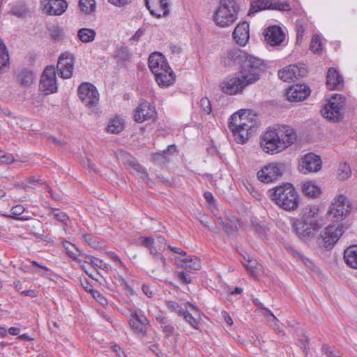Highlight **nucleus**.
<instances>
[{"instance_id":"1","label":"nucleus","mask_w":357,"mask_h":357,"mask_svg":"<svg viewBox=\"0 0 357 357\" xmlns=\"http://www.w3.org/2000/svg\"><path fill=\"white\" fill-rule=\"evenodd\" d=\"M297 134L292 128L282 125L269 127L261 136L260 146L266 153H276L292 145Z\"/></svg>"},{"instance_id":"2","label":"nucleus","mask_w":357,"mask_h":357,"mask_svg":"<svg viewBox=\"0 0 357 357\" xmlns=\"http://www.w3.org/2000/svg\"><path fill=\"white\" fill-rule=\"evenodd\" d=\"M256 122V116L251 111L240 109L229 119L228 128L235 141L238 144H243L250 137Z\"/></svg>"},{"instance_id":"3","label":"nucleus","mask_w":357,"mask_h":357,"mask_svg":"<svg viewBox=\"0 0 357 357\" xmlns=\"http://www.w3.org/2000/svg\"><path fill=\"white\" fill-rule=\"evenodd\" d=\"M262 70L243 68L233 75L227 76L219 84L220 90L228 95H236L250 84L259 79Z\"/></svg>"},{"instance_id":"4","label":"nucleus","mask_w":357,"mask_h":357,"mask_svg":"<svg viewBox=\"0 0 357 357\" xmlns=\"http://www.w3.org/2000/svg\"><path fill=\"white\" fill-rule=\"evenodd\" d=\"M269 198L286 211H294L299 206V195L293 185L287 183L268 191Z\"/></svg>"},{"instance_id":"5","label":"nucleus","mask_w":357,"mask_h":357,"mask_svg":"<svg viewBox=\"0 0 357 357\" xmlns=\"http://www.w3.org/2000/svg\"><path fill=\"white\" fill-rule=\"evenodd\" d=\"M222 63L225 66H241V69H255L263 70L264 62L261 59L248 54L240 49H231L228 50L222 57Z\"/></svg>"},{"instance_id":"6","label":"nucleus","mask_w":357,"mask_h":357,"mask_svg":"<svg viewBox=\"0 0 357 357\" xmlns=\"http://www.w3.org/2000/svg\"><path fill=\"white\" fill-rule=\"evenodd\" d=\"M239 10L240 7L236 0H220L213 14V20L218 26L229 27L237 20Z\"/></svg>"},{"instance_id":"7","label":"nucleus","mask_w":357,"mask_h":357,"mask_svg":"<svg viewBox=\"0 0 357 357\" xmlns=\"http://www.w3.org/2000/svg\"><path fill=\"white\" fill-rule=\"evenodd\" d=\"M352 209L351 202L343 195L337 196L328 211L331 221H340L349 215Z\"/></svg>"},{"instance_id":"8","label":"nucleus","mask_w":357,"mask_h":357,"mask_svg":"<svg viewBox=\"0 0 357 357\" xmlns=\"http://www.w3.org/2000/svg\"><path fill=\"white\" fill-rule=\"evenodd\" d=\"M344 102L345 98L342 95L335 94L321 110L322 116L331 121H339L343 116Z\"/></svg>"},{"instance_id":"9","label":"nucleus","mask_w":357,"mask_h":357,"mask_svg":"<svg viewBox=\"0 0 357 357\" xmlns=\"http://www.w3.org/2000/svg\"><path fill=\"white\" fill-rule=\"evenodd\" d=\"M201 268V264L195 256L188 255L186 252L180 251V280L184 284L191 282V277L188 273H193Z\"/></svg>"},{"instance_id":"10","label":"nucleus","mask_w":357,"mask_h":357,"mask_svg":"<svg viewBox=\"0 0 357 357\" xmlns=\"http://www.w3.org/2000/svg\"><path fill=\"white\" fill-rule=\"evenodd\" d=\"M293 227L301 239L307 241L313 238L322 227V222L319 220H297L293 224Z\"/></svg>"},{"instance_id":"11","label":"nucleus","mask_w":357,"mask_h":357,"mask_svg":"<svg viewBox=\"0 0 357 357\" xmlns=\"http://www.w3.org/2000/svg\"><path fill=\"white\" fill-rule=\"evenodd\" d=\"M345 231V228L342 224L337 225H330L327 226L324 231L318 238V242L320 245L331 249L340 239V236Z\"/></svg>"},{"instance_id":"12","label":"nucleus","mask_w":357,"mask_h":357,"mask_svg":"<svg viewBox=\"0 0 357 357\" xmlns=\"http://www.w3.org/2000/svg\"><path fill=\"white\" fill-rule=\"evenodd\" d=\"M286 165L283 162H271L265 165L257 174L259 181L263 183H271L282 176Z\"/></svg>"},{"instance_id":"13","label":"nucleus","mask_w":357,"mask_h":357,"mask_svg":"<svg viewBox=\"0 0 357 357\" xmlns=\"http://www.w3.org/2000/svg\"><path fill=\"white\" fill-rule=\"evenodd\" d=\"M78 95L83 103L89 108L96 107L99 101V93L95 86L90 83H82L78 88Z\"/></svg>"},{"instance_id":"14","label":"nucleus","mask_w":357,"mask_h":357,"mask_svg":"<svg viewBox=\"0 0 357 357\" xmlns=\"http://www.w3.org/2000/svg\"><path fill=\"white\" fill-rule=\"evenodd\" d=\"M40 89L45 95L56 92L57 84L54 67L47 66L45 68L40 81Z\"/></svg>"},{"instance_id":"15","label":"nucleus","mask_w":357,"mask_h":357,"mask_svg":"<svg viewBox=\"0 0 357 357\" xmlns=\"http://www.w3.org/2000/svg\"><path fill=\"white\" fill-rule=\"evenodd\" d=\"M322 161L319 155L313 153L305 154L300 160L298 165V170L303 173L307 174L311 172H317L321 169Z\"/></svg>"},{"instance_id":"16","label":"nucleus","mask_w":357,"mask_h":357,"mask_svg":"<svg viewBox=\"0 0 357 357\" xmlns=\"http://www.w3.org/2000/svg\"><path fill=\"white\" fill-rule=\"evenodd\" d=\"M74 57L67 52L62 53L58 60L56 70L59 75L63 79H68L73 75Z\"/></svg>"},{"instance_id":"17","label":"nucleus","mask_w":357,"mask_h":357,"mask_svg":"<svg viewBox=\"0 0 357 357\" xmlns=\"http://www.w3.org/2000/svg\"><path fill=\"white\" fill-rule=\"evenodd\" d=\"M307 75V70L296 65H290L278 71L280 79L287 82H295Z\"/></svg>"},{"instance_id":"18","label":"nucleus","mask_w":357,"mask_h":357,"mask_svg":"<svg viewBox=\"0 0 357 357\" xmlns=\"http://www.w3.org/2000/svg\"><path fill=\"white\" fill-rule=\"evenodd\" d=\"M149 67L154 75H160V73L171 69L165 56L158 52L149 56Z\"/></svg>"},{"instance_id":"19","label":"nucleus","mask_w":357,"mask_h":357,"mask_svg":"<svg viewBox=\"0 0 357 357\" xmlns=\"http://www.w3.org/2000/svg\"><path fill=\"white\" fill-rule=\"evenodd\" d=\"M156 115L155 108L148 102L140 103L134 112V120L137 123H142L148 120L154 119Z\"/></svg>"},{"instance_id":"20","label":"nucleus","mask_w":357,"mask_h":357,"mask_svg":"<svg viewBox=\"0 0 357 357\" xmlns=\"http://www.w3.org/2000/svg\"><path fill=\"white\" fill-rule=\"evenodd\" d=\"M310 91L305 84H296L290 86L286 93L287 99L291 102H298L305 99L310 95Z\"/></svg>"},{"instance_id":"21","label":"nucleus","mask_w":357,"mask_h":357,"mask_svg":"<svg viewBox=\"0 0 357 357\" xmlns=\"http://www.w3.org/2000/svg\"><path fill=\"white\" fill-rule=\"evenodd\" d=\"M42 5L43 10L50 15H61L68 8V3L64 0H44Z\"/></svg>"},{"instance_id":"22","label":"nucleus","mask_w":357,"mask_h":357,"mask_svg":"<svg viewBox=\"0 0 357 357\" xmlns=\"http://www.w3.org/2000/svg\"><path fill=\"white\" fill-rule=\"evenodd\" d=\"M146 6L150 13L158 18L168 14V3L166 0H145Z\"/></svg>"},{"instance_id":"23","label":"nucleus","mask_w":357,"mask_h":357,"mask_svg":"<svg viewBox=\"0 0 357 357\" xmlns=\"http://www.w3.org/2000/svg\"><path fill=\"white\" fill-rule=\"evenodd\" d=\"M264 38L270 45H279L284 39V33L280 26H271L265 30Z\"/></svg>"},{"instance_id":"24","label":"nucleus","mask_w":357,"mask_h":357,"mask_svg":"<svg viewBox=\"0 0 357 357\" xmlns=\"http://www.w3.org/2000/svg\"><path fill=\"white\" fill-rule=\"evenodd\" d=\"M185 310L183 312L180 310V314L182 313L184 319L195 329L199 328V312L198 308L191 303L185 304Z\"/></svg>"},{"instance_id":"25","label":"nucleus","mask_w":357,"mask_h":357,"mask_svg":"<svg viewBox=\"0 0 357 357\" xmlns=\"http://www.w3.org/2000/svg\"><path fill=\"white\" fill-rule=\"evenodd\" d=\"M233 37L238 44L245 45L249 39V24L246 22L239 23L234 30Z\"/></svg>"},{"instance_id":"26","label":"nucleus","mask_w":357,"mask_h":357,"mask_svg":"<svg viewBox=\"0 0 357 357\" xmlns=\"http://www.w3.org/2000/svg\"><path fill=\"white\" fill-rule=\"evenodd\" d=\"M326 86L328 89H339L343 86V79L333 68H330L326 76Z\"/></svg>"},{"instance_id":"27","label":"nucleus","mask_w":357,"mask_h":357,"mask_svg":"<svg viewBox=\"0 0 357 357\" xmlns=\"http://www.w3.org/2000/svg\"><path fill=\"white\" fill-rule=\"evenodd\" d=\"M15 75L17 82L22 86H30L35 79L33 73L27 68L17 70Z\"/></svg>"},{"instance_id":"28","label":"nucleus","mask_w":357,"mask_h":357,"mask_svg":"<svg viewBox=\"0 0 357 357\" xmlns=\"http://www.w3.org/2000/svg\"><path fill=\"white\" fill-rule=\"evenodd\" d=\"M154 75L156 82L161 87H168L176 80V75L172 69L166 70L165 72L160 73V75Z\"/></svg>"},{"instance_id":"29","label":"nucleus","mask_w":357,"mask_h":357,"mask_svg":"<svg viewBox=\"0 0 357 357\" xmlns=\"http://www.w3.org/2000/svg\"><path fill=\"white\" fill-rule=\"evenodd\" d=\"M344 260L349 267L357 269V245H351L344 250Z\"/></svg>"},{"instance_id":"30","label":"nucleus","mask_w":357,"mask_h":357,"mask_svg":"<svg viewBox=\"0 0 357 357\" xmlns=\"http://www.w3.org/2000/svg\"><path fill=\"white\" fill-rule=\"evenodd\" d=\"M9 68V55L3 40L0 39V74L7 71Z\"/></svg>"},{"instance_id":"31","label":"nucleus","mask_w":357,"mask_h":357,"mask_svg":"<svg viewBox=\"0 0 357 357\" xmlns=\"http://www.w3.org/2000/svg\"><path fill=\"white\" fill-rule=\"evenodd\" d=\"M301 215L305 221L319 220V208L315 205H307L302 209Z\"/></svg>"},{"instance_id":"32","label":"nucleus","mask_w":357,"mask_h":357,"mask_svg":"<svg viewBox=\"0 0 357 357\" xmlns=\"http://www.w3.org/2000/svg\"><path fill=\"white\" fill-rule=\"evenodd\" d=\"M48 215L63 224V229L66 231V227L70 223L68 215L59 208H50Z\"/></svg>"},{"instance_id":"33","label":"nucleus","mask_w":357,"mask_h":357,"mask_svg":"<svg viewBox=\"0 0 357 357\" xmlns=\"http://www.w3.org/2000/svg\"><path fill=\"white\" fill-rule=\"evenodd\" d=\"M96 32L93 29L82 28L77 31V38L84 43H91L95 40Z\"/></svg>"},{"instance_id":"34","label":"nucleus","mask_w":357,"mask_h":357,"mask_svg":"<svg viewBox=\"0 0 357 357\" xmlns=\"http://www.w3.org/2000/svg\"><path fill=\"white\" fill-rule=\"evenodd\" d=\"M302 189L305 195L312 198L317 197L321 193L320 188L310 181L303 183Z\"/></svg>"},{"instance_id":"35","label":"nucleus","mask_w":357,"mask_h":357,"mask_svg":"<svg viewBox=\"0 0 357 357\" xmlns=\"http://www.w3.org/2000/svg\"><path fill=\"white\" fill-rule=\"evenodd\" d=\"M270 1L267 0H257L251 3L248 15H253L260 10L270 8Z\"/></svg>"},{"instance_id":"36","label":"nucleus","mask_w":357,"mask_h":357,"mask_svg":"<svg viewBox=\"0 0 357 357\" xmlns=\"http://www.w3.org/2000/svg\"><path fill=\"white\" fill-rule=\"evenodd\" d=\"M79 7L83 13L90 14L95 11V0H79Z\"/></svg>"},{"instance_id":"37","label":"nucleus","mask_w":357,"mask_h":357,"mask_svg":"<svg viewBox=\"0 0 357 357\" xmlns=\"http://www.w3.org/2000/svg\"><path fill=\"white\" fill-rule=\"evenodd\" d=\"M123 129V123L119 118H114L112 119L108 126L107 130L112 133H119Z\"/></svg>"},{"instance_id":"38","label":"nucleus","mask_w":357,"mask_h":357,"mask_svg":"<svg viewBox=\"0 0 357 357\" xmlns=\"http://www.w3.org/2000/svg\"><path fill=\"white\" fill-rule=\"evenodd\" d=\"M131 171L135 174L139 178L145 180L148 177V174L146 169L139 164L131 162L130 164Z\"/></svg>"},{"instance_id":"39","label":"nucleus","mask_w":357,"mask_h":357,"mask_svg":"<svg viewBox=\"0 0 357 357\" xmlns=\"http://www.w3.org/2000/svg\"><path fill=\"white\" fill-rule=\"evenodd\" d=\"M11 13L17 17H24L29 13V10L24 3H17L11 9Z\"/></svg>"},{"instance_id":"40","label":"nucleus","mask_w":357,"mask_h":357,"mask_svg":"<svg viewBox=\"0 0 357 357\" xmlns=\"http://www.w3.org/2000/svg\"><path fill=\"white\" fill-rule=\"evenodd\" d=\"M351 174V168L347 163L340 164L338 168L337 176L340 180L347 179Z\"/></svg>"},{"instance_id":"41","label":"nucleus","mask_w":357,"mask_h":357,"mask_svg":"<svg viewBox=\"0 0 357 357\" xmlns=\"http://www.w3.org/2000/svg\"><path fill=\"white\" fill-rule=\"evenodd\" d=\"M48 31L51 38L54 40H58L63 36V29L56 25H51L48 27Z\"/></svg>"},{"instance_id":"42","label":"nucleus","mask_w":357,"mask_h":357,"mask_svg":"<svg viewBox=\"0 0 357 357\" xmlns=\"http://www.w3.org/2000/svg\"><path fill=\"white\" fill-rule=\"evenodd\" d=\"M130 326L136 334L144 336L146 333V327L142 325L139 321L131 319L130 320Z\"/></svg>"},{"instance_id":"43","label":"nucleus","mask_w":357,"mask_h":357,"mask_svg":"<svg viewBox=\"0 0 357 357\" xmlns=\"http://www.w3.org/2000/svg\"><path fill=\"white\" fill-rule=\"evenodd\" d=\"M310 49L314 53H319L321 51L322 45L319 36L314 35L312 36Z\"/></svg>"},{"instance_id":"44","label":"nucleus","mask_w":357,"mask_h":357,"mask_svg":"<svg viewBox=\"0 0 357 357\" xmlns=\"http://www.w3.org/2000/svg\"><path fill=\"white\" fill-rule=\"evenodd\" d=\"M270 8L273 10H278L280 11H289L291 10V6L288 2L276 1L272 3L270 1Z\"/></svg>"},{"instance_id":"45","label":"nucleus","mask_w":357,"mask_h":357,"mask_svg":"<svg viewBox=\"0 0 357 357\" xmlns=\"http://www.w3.org/2000/svg\"><path fill=\"white\" fill-rule=\"evenodd\" d=\"M24 207L22 206V205H16L15 206L13 207L12 209H11V213H12V215H10V217H12L13 218H15V219H17V220H29V218L28 217H21V218H17V216L21 215L24 211Z\"/></svg>"},{"instance_id":"46","label":"nucleus","mask_w":357,"mask_h":357,"mask_svg":"<svg viewBox=\"0 0 357 357\" xmlns=\"http://www.w3.org/2000/svg\"><path fill=\"white\" fill-rule=\"evenodd\" d=\"M253 303H255V305H257L259 307H261L263 310H264L266 312L269 314L273 317V320L275 321V326L277 328L278 332H282V331L279 328V326H278V324L276 323V321H278V319L272 313V312L269 309L265 307L264 306V305L259 301V300L258 298H254L253 299Z\"/></svg>"},{"instance_id":"47","label":"nucleus","mask_w":357,"mask_h":357,"mask_svg":"<svg viewBox=\"0 0 357 357\" xmlns=\"http://www.w3.org/2000/svg\"><path fill=\"white\" fill-rule=\"evenodd\" d=\"M199 105L206 114H211L212 109H211V102L208 98H201L199 100Z\"/></svg>"},{"instance_id":"48","label":"nucleus","mask_w":357,"mask_h":357,"mask_svg":"<svg viewBox=\"0 0 357 357\" xmlns=\"http://www.w3.org/2000/svg\"><path fill=\"white\" fill-rule=\"evenodd\" d=\"M39 182V180H36L33 176L27 178L26 180L20 182L17 185L22 188H26L27 187L33 188L36 183Z\"/></svg>"},{"instance_id":"49","label":"nucleus","mask_w":357,"mask_h":357,"mask_svg":"<svg viewBox=\"0 0 357 357\" xmlns=\"http://www.w3.org/2000/svg\"><path fill=\"white\" fill-rule=\"evenodd\" d=\"M138 241H139V243L141 245H143L149 249L151 247H152L153 245H155V239H153L151 236H149V237L141 236L140 238H139Z\"/></svg>"},{"instance_id":"50","label":"nucleus","mask_w":357,"mask_h":357,"mask_svg":"<svg viewBox=\"0 0 357 357\" xmlns=\"http://www.w3.org/2000/svg\"><path fill=\"white\" fill-rule=\"evenodd\" d=\"M296 38L297 42L301 40L305 30V24L301 21H298L296 24Z\"/></svg>"},{"instance_id":"51","label":"nucleus","mask_w":357,"mask_h":357,"mask_svg":"<svg viewBox=\"0 0 357 357\" xmlns=\"http://www.w3.org/2000/svg\"><path fill=\"white\" fill-rule=\"evenodd\" d=\"M165 153L164 151L162 153H155L152 155V158L153 161L158 164H165L168 161L167 158L165 155Z\"/></svg>"},{"instance_id":"52","label":"nucleus","mask_w":357,"mask_h":357,"mask_svg":"<svg viewBox=\"0 0 357 357\" xmlns=\"http://www.w3.org/2000/svg\"><path fill=\"white\" fill-rule=\"evenodd\" d=\"M150 250V253L156 259H158L160 260V261L162 263V264H165V257L162 256V255L161 253H160L157 249V245H153L152 247H151L149 248Z\"/></svg>"},{"instance_id":"53","label":"nucleus","mask_w":357,"mask_h":357,"mask_svg":"<svg viewBox=\"0 0 357 357\" xmlns=\"http://www.w3.org/2000/svg\"><path fill=\"white\" fill-rule=\"evenodd\" d=\"M0 161L6 164H11L14 162V158L11 154L0 152Z\"/></svg>"},{"instance_id":"54","label":"nucleus","mask_w":357,"mask_h":357,"mask_svg":"<svg viewBox=\"0 0 357 357\" xmlns=\"http://www.w3.org/2000/svg\"><path fill=\"white\" fill-rule=\"evenodd\" d=\"M83 239L92 248H96L98 246V242L93 238L90 234L82 233Z\"/></svg>"},{"instance_id":"55","label":"nucleus","mask_w":357,"mask_h":357,"mask_svg":"<svg viewBox=\"0 0 357 357\" xmlns=\"http://www.w3.org/2000/svg\"><path fill=\"white\" fill-rule=\"evenodd\" d=\"M66 252H67L68 255L70 257H71L74 261H80V259H79L77 258V256H78L77 252H79V250L75 246H74V248L70 247L69 248H68L66 250Z\"/></svg>"},{"instance_id":"56","label":"nucleus","mask_w":357,"mask_h":357,"mask_svg":"<svg viewBox=\"0 0 357 357\" xmlns=\"http://www.w3.org/2000/svg\"><path fill=\"white\" fill-rule=\"evenodd\" d=\"M91 295L93 298L96 299L101 305H104L105 304L107 303V300L99 291L95 290L94 291H92Z\"/></svg>"},{"instance_id":"57","label":"nucleus","mask_w":357,"mask_h":357,"mask_svg":"<svg viewBox=\"0 0 357 357\" xmlns=\"http://www.w3.org/2000/svg\"><path fill=\"white\" fill-rule=\"evenodd\" d=\"M322 351L325 354V355L327 357H336L337 355L335 352L334 349L328 345H324L322 347Z\"/></svg>"},{"instance_id":"58","label":"nucleus","mask_w":357,"mask_h":357,"mask_svg":"<svg viewBox=\"0 0 357 357\" xmlns=\"http://www.w3.org/2000/svg\"><path fill=\"white\" fill-rule=\"evenodd\" d=\"M132 319L139 321V323L142 324L144 326L147 328V325L149 324V320L144 316H139L137 314H135L132 316Z\"/></svg>"},{"instance_id":"59","label":"nucleus","mask_w":357,"mask_h":357,"mask_svg":"<svg viewBox=\"0 0 357 357\" xmlns=\"http://www.w3.org/2000/svg\"><path fill=\"white\" fill-rule=\"evenodd\" d=\"M248 264H243L244 267L246 268V270L250 273L254 274V268L255 267V263H252V260L249 258L248 259Z\"/></svg>"},{"instance_id":"60","label":"nucleus","mask_w":357,"mask_h":357,"mask_svg":"<svg viewBox=\"0 0 357 357\" xmlns=\"http://www.w3.org/2000/svg\"><path fill=\"white\" fill-rule=\"evenodd\" d=\"M82 286L86 291L89 292L91 294H92V291H95V289L93 288V286L88 282L87 280L82 282Z\"/></svg>"},{"instance_id":"61","label":"nucleus","mask_w":357,"mask_h":357,"mask_svg":"<svg viewBox=\"0 0 357 357\" xmlns=\"http://www.w3.org/2000/svg\"><path fill=\"white\" fill-rule=\"evenodd\" d=\"M160 326L162 328L163 331L168 334H172L174 331V327L172 326L169 320L168 324H162Z\"/></svg>"},{"instance_id":"62","label":"nucleus","mask_w":357,"mask_h":357,"mask_svg":"<svg viewBox=\"0 0 357 357\" xmlns=\"http://www.w3.org/2000/svg\"><path fill=\"white\" fill-rule=\"evenodd\" d=\"M109 3L116 6H123L130 2V0H108Z\"/></svg>"},{"instance_id":"63","label":"nucleus","mask_w":357,"mask_h":357,"mask_svg":"<svg viewBox=\"0 0 357 357\" xmlns=\"http://www.w3.org/2000/svg\"><path fill=\"white\" fill-rule=\"evenodd\" d=\"M165 244V239L162 236H157L156 239H155V245H156L158 247L159 250H161L162 245Z\"/></svg>"},{"instance_id":"64","label":"nucleus","mask_w":357,"mask_h":357,"mask_svg":"<svg viewBox=\"0 0 357 357\" xmlns=\"http://www.w3.org/2000/svg\"><path fill=\"white\" fill-rule=\"evenodd\" d=\"M155 319H156L157 321L160 324V326L162 324H168V319L160 314L156 315Z\"/></svg>"}]
</instances>
